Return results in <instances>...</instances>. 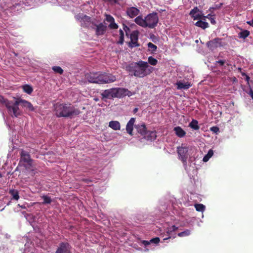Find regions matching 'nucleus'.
Masks as SVG:
<instances>
[{"label": "nucleus", "mask_w": 253, "mask_h": 253, "mask_svg": "<svg viewBox=\"0 0 253 253\" xmlns=\"http://www.w3.org/2000/svg\"><path fill=\"white\" fill-rule=\"evenodd\" d=\"M175 134L179 137H183L186 134V132L180 126H176L173 128Z\"/></svg>", "instance_id": "b1692460"}, {"label": "nucleus", "mask_w": 253, "mask_h": 253, "mask_svg": "<svg viewBox=\"0 0 253 253\" xmlns=\"http://www.w3.org/2000/svg\"><path fill=\"white\" fill-rule=\"evenodd\" d=\"M71 246L68 243L62 242L61 243L55 253H71Z\"/></svg>", "instance_id": "1a4fd4ad"}, {"label": "nucleus", "mask_w": 253, "mask_h": 253, "mask_svg": "<svg viewBox=\"0 0 253 253\" xmlns=\"http://www.w3.org/2000/svg\"><path fill=\"white\" fill-rule=\"evenodd\" d=\"M138 110V109L137 108H135L133 110V112L134 114H135L136 112H137Z\"/></svg>", "instance_id": "6e6d98bb"}, {"label": "nucleus", "mask_w": 253, "mask_h": 253, "mask_svg": "<svg viewBox=\"0 0 253 253\" xmlns=\"http://www.w3.org/2000/svg\"><path fill=\"white\" fill-rule=\"evenodd\" d=\"M206 25H207V28H208V23L207 22L206 23Z\"/></svg>", "instance_id": "0e129e2a"}, {"label": "nucleus", "mask_w": 253, "mask_h": 253, "mask_svg": "<svg viewBox=\"0 0 253 253\" xmlns=\"http://www.w3.org/2000/svg\"><path fill=\"white\" fill-rule=\"evenodd\" d=\"M83 181H84L86 183H88L89 182H90V180L88 179H83L82 180Z\"/></svg>", "instance_id": "5fc2aeb1"}, {"label": "nucleus", "mask_w": 253, "mask_h": 253, "mask_svg": "<svg viewBox=\"0 0 253 253\" xmlns=\"http://www.w3.org/2000/svg\"><path fill=\"white\" fill-rule=\"evenodd\" d=\"M176 85H177V89H187L190 86H191V84L188 83H182L181 81L177 82L176 83Z\"/></svg>", "instance_id": "412c9836"}, {"label": "nucleus", "mask_w": 253, "mask_h": 253, "mask_svg": "<svg viewBox=\"0 0 253 253\" xmlns=\"http://www.w3.org/2000/svg\"><path fill=\"white\" fill-rule=\"evenodd\" d=\"M103 73L98 72V77L97 78V83L98 84H104Z\"/></svg>", "instance_id": "c756f323"}, {"label": "nucleus", "mask_w": 253, "mask_h": 253, "mask_svg": "<svg viewBox=\"0 0 253 253\" xmlns=\"http://www.w3.org/2000/svg\"><path fill=\"white\" fill-rule=\"evenodd\" d=\"M77 19L80 20L81 26L84 27H88L90 24L94 23L91 22V18L85 15H81L77 16Z\"/></svg>", "instance_id": "9d476101"}, {"label": "nucleus", "mask_w": 253, "mask_h": 253, "mask_svg": "<svg viewBox=\"0 0 253 253\" xmlns=\"http://www.w3.org/2000/svg\"><path fill=\"white\" fill-rule=\"evenodd\" d=\"M104 84L114 82L116 80L115 76L111 74L103 73Z\"/></svg>", "instance_id": "2eb2a0df"}, {"label": "nucleus", "mask_w": 253, "mask_h": 253, "mask_svg": "<svg viewBox=\"0 0 253 253\" xmlns=\"http://www.w3.org/2000/svg\"><path fill=\"white\" fill-rule=\"evenodd\" d=\"M10 101H8L7 99L4 98L3 96H0V102L4 104L6 107V104Z\"/></svg>", "instance_id": "ea45409f"}, {"label": "nucleus", "mask_w": 253, "mask_h": 253, "mask_svg": "<svg viewBox=\"0 0 253 253\" xmlns=\"http://www.w3.org/2000/svg\"><path fill=\"white\" fill-rule=\"evenodd\" d=\"M55 114L57 117L72 118L80 113L79 109L71 104L57 103L54 105Z\"/></svg>", "instance_id": "f03ea898"}, {"label": "nucleus", "mask_w": 253, "mask_h": 253, "mask_svg": "<svg viewBox=\"0 0 253 253\" xmlns=\"http://www.w3.org/2000/svg\"><path fill=\"white\" fill-rule=\"evenodd\" d=\"M135 118H131L127 123L126 126V130L127 132L131 135H132V131L133 129V126L135 123Z\"/></svg>", "instance_id": "a211bd4d"}, {"label": "nucleus", "mask_w": 253, "mask_h": 253, "mask_svg": "<svg viewBox=\"0 0 253 253\" xmlns=\"http://www.w3.org/2000/svg\"><path fill=\"white\" fill-rule=\"evenodd\" d=\"M210 129L214 133H217L219 130V129L217 126H212L211 127Z\"/></svg>", "instance_id": "09e8293b"}, {"label": "nucleus", "mask_w": 253, "mask_h": 253, "mask_svg": "<svg viewBox=\"0 0 253 253\" xmlns=\"http://www.w3.org/2000/svg\"><path fill=\"white\" fill-rule=\"evenodd\" d=\"M136 129L139 133H140L142 136H144L146 135V133L147 131L146 126L145 124L142 125H138L136 126Z\"/></svg>", "instance_id": "5701e85b"}, {"label": "nucleus", "mask_w": 253, "mask_h": 253, "mask_svg": "<svg viewBox=\"0 0 253 253\" xmlns=\"http://www.w3.org/2000/svg\"><path fill=\"white\" fill-rule=\"evenodd\" d=\"M126 69L129 75L140 78L149 75L154 70L153 67L148 65L147 62L142 60L127 65Z\"/></svg>", "instance_id": "f257e3e1"}, {"label": "nucleus", "mask_w": 253, "mask_h": 253, "mask_svg": "<svg viewBox=\"0 0 253 253\" xmlns=\"http://www.w3.org/2000/svg\"><path fill=\"white\" fill-rule=\"evenodd\" d=\"M146 27L154 28L159 21V17L156 12L149 14L145 17Z\"/></svg>", "instance_id": "20e7f679"}, {"label": "nucleus", "mask_w": 253, "mask_h": 253, "mask_svg": "<svg viewBox=\"0 0 253 253\" xmlns=\"http://www.w3.org/2000/svg\"><path fill=\"white\" fill-rule=\"evenodd\" d=\"M225 63V60H219L218 61H216L215 64L217 66H223Z\"/></svg>", "instance_id": "58836bf2"}, {"label": "nucleus", "mask_w": 253, "mask_h": 253, "mask_svg": "<svg viewBox=\"0 0 253 253\" xmlns=\"http://www.w3.org/2000/svg\"><path fill=\"white\" fill-rule=\"evenodd\" d=\"M189 147L182 145L181 146L177 147V153L179 159L182 161L185 167L187 166V160L188 156Z\"/></svg>", "instance_id": "39448f33"}, {"label": "nucleus", "mask_w": 253, "mask_h": 253, "mask_svg": "<svg viewBox=\"0 0 253 253\" xmlns=\"http://www.w3.org/2000/svg\"><path fill=\"white\" fill-rule=\"evenodd\" d=\"M130 42L128 45L129 47H138L140 44L138 43V32L136 31H133L130 36Z\"/></svg>", "instance_id": "6e6552de"}, {"label": "nucleus", "mask_w": 253, "mask_h": 253, "mask_svg": "<svg viewBox=\"0 0 253 253\" xmlns=\"http://www.w3.org/2000/svg\"><path fill=\"white\" fill-rule=\"evenodd\" d=\"M106 20L110 23L115 21L114 18L110 15H106Z\"/></svg>", "instance_id": "a19ab883"}, {"label": "nucleus", "mask_w": 253, "mask_h": 253, "mask_svg": "<svg viewBox=\"0 0 253 253\" xmlns=\"http://www.w3.org/2000/svg\"><path fill=\"white\" fill-rule=\"evenodd\" d=\"M94 100L95 101H98L99 100V99L98 98H94Z\"/></svg>", "instance_id": "052dcab7"}, {"label": "nucleus", "mask_w": 253, "mask_h": 253, "mask_svg": "<svg viewBox=\"0 0 253 253\" xmlns=\"http://www.w3.org/2000/svg\"><path fill=\"white\" fill-rule=\"evenodd\" d=\"M148 47L151 50L152 52L155 51L157 48V46L151 42L148 43Z\"/></svg>", "instance_id": "e433bc0d"}, {"label": "nucleus", "mask_w": 253, "mask_h": 253, "mask_svg": "<svg viewBox=\"0 0 253 253\" xmlns=\"http://www.w3.org/2000/svg\"><path fill=\"white\" fill-rule=\"evenodd\" d=\"M169 238H170V237L165 238L164 240H167V239H168Z\"/></svg>", "instance_id": "e2e57ef3"}, {"label": "nucleus", "mask_w": 253, "mask_h": 253, "mask_svg": "<svg viewBox=\"0 0 253 253\" xmlns=\"http://www.w3.org/2000/svg\"><path fill=\"white\" fill-rule=\"evenodd\" d=\"M160 242V238L156 237L150 240L151 243L158 244Z\"/></svg>", "instance_id": "a18cd8bd"}, {"label": "nucleus", "mask_w": 253, "mask_h": 253, "mask_svg": "<svg viewBox=\"0 0 253 253\" xmlns=\"http://www.w3.org/2000/svg\"><path fill=\"white\" fill-rule=\"evenodd\" d=\"M109 126L115 130H120L121 128L120 124L118 121H112L109 123Z\"/></svg>", "instance_id": "393cba45"}, {"label": "nucleus", "mask_w": 253, "mask_h": 253, "mask_svg": "<svg viewBox=\"0 0 253 253\" xmlns=\"http://www.w3.org/2000/svg\"><path fill=\"white\" fill-rule=\"evenodd\" d=\"M213 150L212 149L209 150L208 153L207 154V162L209 161V160L213 156Z\"/></svg>", "instance_id": "37998d69"}, {"label": "nucleus", "mask_w": 253, "mask_h": 253, "mask_svg": "<svg viewBox=\"0 0 253 253\" xmlns=\"http://www.w3.org/2000/svg\"><path fill=\"white\" fill-rule=\"evenodd\" d=\"M202 19H201L200 20H198L195 25L198 27H201L203 29H206V22L203 21L202 20Z\"/></svg>", "instance_id": "7c9ffc66"}, {"label": "nucleus", "mask_w": 253, "mask_h": 253, "mask_svg": "<svg viewBox=\"0 0 253 253\" xmlns=\"http://www.w3.org/2000/svg\"><path fill=\"white\" fill-rule=\"evenodd\" d=\"M19 102H20V104L22 107L26 108L30 111H35V108L31 102L20 98H19Z\"/></svg>", "instance_id": "4468645a"}, {"label": "nucleus", "mask_w": 253, "mask_h": 253, "mask_svg": "<svg viewBox=\"0 0 253 253\" xmlns=\"http://www.w3.org/2000/svg\"><path fill=\"white\" fill-rule=\"evenodd\" d=\"M249 79H250V77H249V76H247L246 77V80H247V81H249Z\"/></svg>", "instance_id": "bf43d9fd"}, {"label": "nucleus", "mask_w": 253, "mask_h": 253, "mask_svg": "<svg viewBox=\"0 0 253 253\" xmlns=\"http://www.w3.org/2000/svg\"><path fill=\"white\" fill-rule=\"evenodd\" d=\"M206 155H205V156L203 157V161L204 162H206Z\"/></svg>", "instance_id": "13d9d810"}, {"label": "nucleus", "mask_w": 253, "mask_h": 253, "mask_svg": "<svg viewBox=\"0 0 253 253\" xmlns=\"http://www.w3.org/2000/svg\"><path fill=\"white\" fill-rule=\"evenodd\" d=\"M21 161L27 164L30 166H32V160L31 159L29 153L23 150L20 153Z\"/></svg>", "instance_id": "f8f14e48"}, {"label": "nucleus", "mask_w": 253, "mask_h": 253, "mask_svg": "<svg viewBox=\"0 0 253 253\" xmlns=\"http://www.w3.org/2000/svg\"><path fill=\"white\" fill-rule=\"evenodd\" d=\"M23 91L28 94H31L33 91V87L29 84H25L22 86Z\"/></svg>", "instance_id": "a878e982"}, {"label": "nucleus", "mask_w": 253, "mask_h": 253, "mask_svg": "<svg viewBox=\"0 0 253 253\" xmlns=\"http://www.w3.org/2000/svg\"><path fill=\"white\" fill-rule=\"evenodd\" d=\"M142 243L145 246H148L150 244L151 242H150V241H146V240H143L142 241Z\"/></svg>", "instance_id": "3c124183"}, {"label": "nucleus", "mask_w": 253, "mask_h": 253, "mask_svg": "<svg viewBox=\"0 0 253 253\" xmlns=\"http://www.w3.org/2000/svg\"><path fill=\"white\" fill-rule=\"evenodd\" d=\"M190 15L194 20H205L206 16H204L202 12L197 7H194L192 9L189 13Z\"/></svg>", "instance_id": "9b49d317"}, {"label": "nucleus", "mask_w": 253, "mask_h": 253, "mask_svg": "<svg viewBox=\"0 0 253 253\" xmlns=\"http://www.w3.org/2000/svg\"><path fill=\"white\" fill-rule=\"evenodd\" d=\"M143 137L148 140L153 141L155 140L157 137L156 131L155 130H147L146 135H145Z\"/></svg>", "instance_id": "6ab92c4d"}, {"label": "nucleus", "mask_w": 253, "mask_h": 253, "mask_svg": "<svg viewBox=\"0 0 253 253\" xmlns=\"http://www.w3.org/2000/svg\"><path fill=\"white\" fill-rule=\"evenodd\" d=\"M194 206H204V205L202 204H197V203H196L194 205Z\"/></svg>", "instance_id": "4d7b16f0"}, {"label": "nucleus", "mask_w": 253, "mask_h": 253, "mask_svg": "<svg viewBox=\"0 0 253 253\" xmlns=\"http://www.w3.org/2000/svg\"><path fill=\"white\" fill-rule=\"evenodd\" d=\"M19 102V98H17L14 102L10 101L6 104V107L12 117H18L21 115V111L18 107V105H20Z\"/></svg>", "instance_id": "7ed1b4c3"}, {"label": "nucleus", "mask_w": 253, "mask_h": 253, "mask_svg": "<svg viewBox=\"0 0 253 253\" xmlns=\"http://www.w3.org/2000/svg\"><path fill=\"white\" fill-rule=\"evenodd\" d=\"M222 3H220L219 5L215 4L212 7H210L209 9V10L211 12V13H212L213 12H212V10H215V9H219L220 8L221 6L222 5Z\"/></svg>", "instance_id": "79ce46f5"}, {"label": "nucleus", "mask_w": 253, "mask_h": 253, "mask_svg": "<svg viewBox=\"0 0 253 253\" xmlns=\"http://www.w3.org/2000/svg\"><path fill=\"white\" fill-rule=\"evenodd\" d=\"M52 69L54 72L60 75L62 74L63 73V70L59 66H53L52 67Z\"/></svg>", "instance_id": "72a5a7b5"}, {"label": "nucleus", "mask_w": 253, "mask_h": 253, "mask_svg": "<svg viewBox=\"0 0 253 253\" xmlns=\"http://www.w3.org/2000/svg\"><path fill=\"white\" fill-rule=\"evenodd\" d=\"M248 94L251 96V97L253 100V90L252 89L250 90L249 92H248Z\"/></svg>", "instance_id": "603ef678"}, {"label": "nucleus", "mask_w": 253, "mask_h": 253, "mask_svg": "<svg viewBox=\"0 0 253 253\" xmlns=\"http://www.w3.org/2000/svg\"><path fill=\"white\" fill-rule=\"evenodd\" d=\"M250 35V32L248 30H244L239 33V38L245 39Z\"/></svg>", "instance_id": "cd10ccee"}, {"label": "nucleus", "mask_w": 253, "mask_h": 253, "mask_svg": "<svg viewBox=\"0 0 253 253\" xmlns=\"http://www.w3.org/2000/svg\"><path fill=\"white\" fill-rule=\"evenodd\" d=\"M119 34H120V36H124V32L122 29H120Z\"/></svg>", "instance_id": "864d4df0"}, {"label": "nucleus", "mask_w": 253, "mask_h": 253, "mask_svg": "<svg viewBox=\"0 0 253 253\" xmlns=\"http://www.w3.org/2000/svg\"><path fill=\"white\" fill-rule=\"evenodd\" d=\"M207 19H209L211 23L212 24H214L216 23L215 20V15L212 14V13H210L207 15Z\"/></svg>", "instance_id": "473e14b6"}, {"label": "nucleus", "mask_w": 253, "mask_h": 253, "mask_svg": "<svg viewBox=\"0 0 253 253\" xmlns=\"http://www.w3.org/2000/svg\"><path fill=\"white\" fill-rule=\"evenodd\" d=\"M101 99L105 101L106 99L116 98L115 87L103 90L100 93Z\"/></svg>", "instance_id": "423d86ee"}, {"label": "nucleus", "mask_w": 253, "mask_h": 253, "mask_svg": "<svg viewBox=\"0 0 253 253\" xmlns=\"http://www.w3.org/2000/svg\"><path fill=\"white\" fill-rule=\"evenodd\" d=\"M178 229V227L175 226V225H172L171 227L169 228L168 230L167 233L169 235L172 232H175Z\"/></svg>", "instance_id": "4c0bfd02"}, {"label": "nucleus", "mask_w": 253, "mask_h": 253, "mask_svg": "<svg viewBox=\"0 0 253 253\" xmlns=\"http://www.w3.org/2000/svg\"><path fill=\"white\" fill-rule=\"evenodd\" d=\"M139 10L135 7H129L126 10V14L130 18H133L138 15Z\"/></svg>", "instance_id": "f3484780"}, {"label": "nucleus", "mask_w": 253, "mask_h": 253, "mask_svg": "<svg viewBox=\"0 0 253 253\" xmlns=\"http://www.w3.org/2000/svg\"><path fill=\"white\" fill-rule=\"evenodd\" d=\"M123 29L125 31L126 35L128 36V33L130 32V29L126 25L123 24Z\"/></svg>", "instance_id": "49530a36"}, {"label": "nucleus", "mask_w": 253, "mask_h": 253, "mask_svg": "<svg viewBox=\"0 0 253 253\" xmlns=\"http://www.w3.org/2000/svg\"><path fill=\"white\" fill-rule=\"evenodd\" d=\"M93 25L96 27L95 34L97 36L103 35L107 29V26L102 23H99L98 25L94 24Z\"/></svg>", "instance_id": "ddd939ff"}, {"label": "nucleus", "mask_w": 253, "mask_h": 253, "mask_svg": "<svg viewBox=\"0 0 253 253\" xmlns=\"http://www.w3.org/2000/svg\"><path fill=\"white\" fill-rule=\"evenodd\" d=\"M189 126L195 130H197L199 128L198 125V121L195 120H193L190 123Z\"/></svg>", "instance_id": "bb28decb"}, {"label": "nucleus", "mask_w": 253, "mask_h": 253, "mask_svg": "<svg viewBox=\"0 0 253 253\" xmlns=\"http://www.w3.org/2000/svg\"><path fill=\"white\" fill-rule=\"evenodd\" d=\"M20 207L22 208V209H26V207L25 206Z\"/></svg>", "instance_id": "680f3d73"}, {"label": "nucleus", "mask_w": 253, "mask_h": 253, "mask_svg": "<svg viewBox=\"0 0 253 253\" xmlns=\"http://www.w3.org/2000/svg\"><path fill=\"white\" fill-rule=\"evenodd\" d=\"M135 22L143 28L146 27L145 18L143 19L142 16H138L134 19Z\"/></svg>", "instance_id": "4be33fe9"}, {"label": "nucleus", "mask_w": 253, "mask_h": 253, "mask_svg": "<svg viewBox=\"0 0 253 253\" xmlns=\"http://www.w3.org/2000/svg\"><path fill=\"white\" fill-rule=\"evenodd\" d=\"M42 199H43L42 203L44 204H50V203L51 202V198L47 196H43Z\"/></svg>", "instance_id": "c9c22d12"}, {"label": "nucleus", "mask_w": 253, "mask_h": 253, "mask_svg": "<svg viewBox=\"0 0 253 253\" xmlns=\"http://www.w3.org/2000/svg\"><path fill=\"white\" fill-rule=\"evenodd\" d=\"M220 41L219 39H215L207 43V45L209 48L213 50L214 48L217 47L220 45Z\"/></svg>", "instance_id": "aec40b11"}, {"label": "nucleus", "mask_w": 253, "mask_h": 253, "mask_svg": "<svg viewBox=\"0 0 253 253\" xmlns=\"http://www.w3.org/2000/svg\"><path fill=\"white\" fill-rule=\"evenodd\" d=\"M196 210L199 211H203L206 207H195Z\"/></svg>", "instance_id": "8fccbe9b"}, {"label": "nucleus", "mask_w": 253, "mask_h": 253, "mask_svg": "<svg viewBox=\"0 0 253 253\" xmlns=\"http://www.w3.org/2000/svg\"><path fill=\"white\" fill-rule=\"evenodd\" d=\"M158 62V60L152 56H149L148 58L147 63H148V65L150 64L152 66H155L157 64Z\"/></svg>", "instance_id": "c85d7f7f"}, {"label": "nucleus", "mask_w": 253, "mask_h": 253, "mask_svg": "<svg viewBox=\"0 0 253 253\" xmlns=\"http://www.w3.org/2000/svg\"><path fill=\"white\" fill-rule=\"evenodd\" d=\"M116 98H121L126 96H131L134 93L126 88L115 87Z\"/></svg>", "instance_id": "0eeeda50"}, {"label": "nucleus", "mask_w": 253, "mask_h": 253, "mask_svg": "<svg viewBox=\"0 0 253 253\" xmlns=\"http://www.w3.org/2000/svg\"><path fill=\"white\" fill-rule=\"evenodd\" d=\"M98 77V72L95 73H87L85 75V78L87 81L90 83H95L96 84L97 78Z\"/></svg>", "instance_id": "dca6fc26"}, {"label": "nucleus", "mask_w": 253, "mask_h": 253, "mask_svg": "<svg viewBox=\"0 0 253 253\" xmlns=\"http://www.w3.org/2000/svg\"><path fill=\"white\" fill-rule=\"evenodd\" d=\"M190 234V231L189 230H186L183 232H180L178 234L179 237H185L189 236Z\"/></svg>", "instance_id": "f704fd0d"}, {"label": "nucleus", "mask_w": 253, "mask_h": 253, "mask_svg": "<svg viewBox=\"0 0 253 253\" xmlns=\"http://www.w3.org/2000/svg\"><path fill=\"white\" fill-rule=\"evenodd\" d=\"M109 27L110 29H117L118 28V25L115 23V21L110 23L109 25Z\"/></svg>", "instance_id": "c03bdc74"}, {"label": "nucleus", "mask_w": 253, "mask_h": 253, "mask_svg": "<svg viewBox=\"0 0 253 253\" xmlns=\"http://www.w3.org/2000/svg\"><path fill=\"white\" fill-rule=\"evenodd\" d=\"M9 193L12 196L13 199L16 200H17L19 199V197L17 191L14 190H10Z\"/></svg>", "instance_id": "2f4dec72"}, {"label": "nucleus", "mask_w": 253, "mask_h": 253, "mask_svg": "<svg viewBox=\"0 0 253 253\" xmlns=\"http://www.w3.org/2000/svg\"><path fill=\"white\" fill-rule=\"evenodd\" d=\"M124 42V36H120V39L119 41L117 42V43L119 44H122Z\"/></svg>", "instance_id": "de8ad7c7"}]
</instances>
